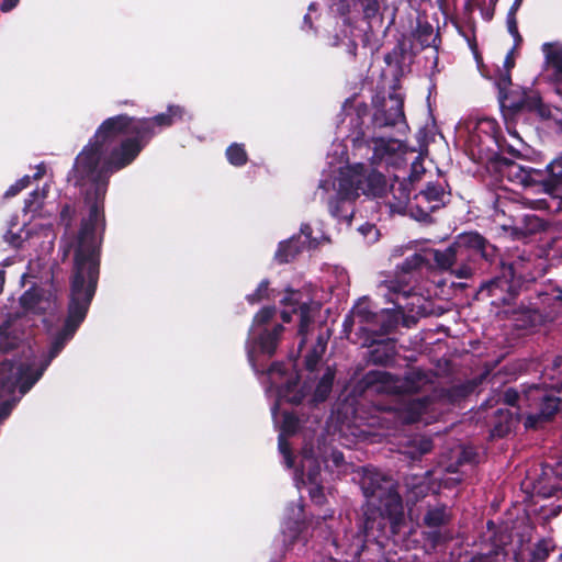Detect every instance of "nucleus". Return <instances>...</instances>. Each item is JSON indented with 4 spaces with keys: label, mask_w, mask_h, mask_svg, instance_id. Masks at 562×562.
<instances>
[{
    "label": "nucleus",
    "mask_w": 562,
    "mask_h": 562,
    "mask_svg": "<svg viewBox=\"0 0 562 562\" xmlns=\"http://www.w3.org/2000/svg\"><path fill=\"white\" fill-rule=\"evenodd\" d=\"M182 116V109L169 106L167 113L136 120L119 115L105 120L93 139L79 153L74 171L85 181L89 215L83 218L75 254L68 317L54 340H69L86 317L98 280L97 248L104 228L103 199L110 176L130 165L140 153L156 127L171 125Z\"/></svg>",
    "instance_id": "nucleus-1"
},
{
    "label": "nucleus",
    "mask_w": 562,
    "mask_h": 562,
    "mask_svg": "<svg viewBox=\"0 0 562 562\" xmlns=\"http://www.w3.org/2000/svg\"><path fill=\"white\" fill-rule=\"evenodd\" d=\"M337 171L338 175L331 181H322L319 188L327 193L330 190L335 192V196L328 201L329 212L334 217L350 224L353 213L351 201L359 192L372 196L382 195L386 190V180L382 173L369 170L362 164L339 166Z\"/></svg>",
    "instance_id": "nucleus-2"
},
{
    "label": "nucleus",
    "mask_w": 562,
    "mask_h": 562,
    "mask_svg": "<svg viewBox=\"0 0 562 562\" xmlns=\"http://www.w3.org/2000/svg\"><path fill=\"white\" fill-rule=\"evenodd\" d=\"M361 488L366 497L364 530L373 536V530H383L386 519L395 529L403 519V505L393 479L375 469H364Z\"/></svg>",
    "instance_id": "nucleus-3"
},
{
    "label": "nucleus",
    "mask_w": 562,
    "mask_h": 562,
    "mask_svg": "<svg viewBox=\"0 0 562 562\" xmlns=\"http://www.w3.org/2000/svg\"><path fill=\"white\" fill-rule=\"evenodd\" d=\"M414 374L405 379H395L389 373H379V379L386 384V391L400 394L395 400V406L391 407L389 414L398 419L402 424H411L425 420L424 415L428 412L430 403L427 398H413L411 395L401 394L416 391L419 385L413 384Z\"/></svg>",
    "instance_id": "nucleus-4"
},
{
    "label": "nucleus",
    "mask_w": 562,
    "mask_h": 562,
    "mask_svg": "<svg viewBox=\"0 0 562 562\" xmlns=\"http://www.w3.org/2000/svg\"><path fill=\"white\" fill-rule=\"evenodd\" d=\"M276 314L274 307H263L256 316L249 330L247 353L255 371L259 372L258 356L271 357L278 347L279 338L283 331L282 325H276L271 330L265 328Z\"/></svg>",
    "instance_id": "nucleus-5"
},
{
    "label": "nucleus",
    "mask_w": 562,
    "mask_h": 562,
    "mask_svg": "<svg viewBox=\"0 0 562 562\" xmlns=\"http://www.w3.org/2000/svg\"><path fill=\"white\" fill-rule=\"evenodd\" d=\"M345 324L358 325L360 330L368 334H384L394 326L395 321L392 319L389 308H383L379 313L373 312L370 301L362 297L355 304Z\"/></svg>",
    "instance_id": "nucleus-6"
},
{
    "label": "nucleus",
    "mask_w": 562,
    "mask_h": 562,
    "mask_svg": "<svg viewBox=\"0 0 562 562\" xmlns=\"http://www.w3.org/2000/svg\"><path fill=\"white\" fill-rule=\"evenodd\" d=\"M267 393L276 392L278 400L297 404L305 397L310 391V386L304 384L299 386L297 374L291 372L289 375L280 363L272 364L267 371Z\"/></svg>",
    "instance_id": "nucleus-7"
},
{
    "label": "nucleus",
    "mask_w": 562,
    "mask_h": 562,
    "mask_svg": "<svg viewBox=\"0 0 562 562\" xmlns=\"http://www.w3.org/2000/svg\"><path fill=\"white\" fill-rule=\"evenodd\" d=\"M485 239L477 233L460 235L457 240L441 252H434L441 260V269H449L459 261L470 259L474 254L483 252Z\"/></svg>",
    "instance_id": "nucleus-8"
},
{
    "label": "nucleus",
    "mask_w": 562,
    "mask_h": 562,
    "mask_svg": "<svg viewBox=\"0 0 562 562\" xmlns=\"http://www.w3.org/2000/svg\"><path fill=\"white\" fill-rule=\"evenodd\" d=\"M528 401L532 402L531 406L538 409V413L529 414L527 416L525 426L532 428L542 420L551 418L559 409L560 398L552 392H547L537 385H532L526 393Z\"/></svg>",
    "instance_id": "nucleus-9"
},
{
    "label": "nucleus",
    "mask_w": 562,
    "mask_h": 562,
    "mask_svg": "<svg viewBox=\"0 0 562 562\" xmlns=\"http://www.w3.org/2000/svg\"><path fill=\"white\" fill-rule=\"evenodd\" d=\"M381 288H384L387 292L385 296L387 301L393 303L395 310L398 313H424L422 301L423 296L412 291L407 284H402L395 280L385 281Z\"/></svg>",
    "instance_id": "nucleus-10"
},
{
    "label": "nucleus",
    "mask_w": 562,
    "mask_h": 562,
    "mask_svg": "<svg viewBox=\"0 0 562 562\" xmlns=\"http://www.w3.org/2000/svg\"><path fill=\"white\" fill-rule=\"evenodd\" d=\"M501 171L508 181L522 188H537V191L547 190V183L544 182L546 176L541 170L509 161L503 164Z\"/></svg>",
    "instance_id": "nucleus-11"
},
{
    "label": "nucleus",
    "mask_w": 562,
    "mask_h": 562,
    "mask_svg": "<svg viewBox=\"0 0 562 562\" xmlns=\"http://www.w3.org/2000/svg\"><path fill=\"white\" fill-rule=\"evenodd\" d=\"M355 147L358 150L362 149H372V164H376L379 161L385 160L390 162L392 157L396 155V153L401 149L402 144L392 138H372L370 142L364 140L363 138H355L353 139Z\"/></svg>",
    "instance_id": "nucleus-12"
},
{
    "label": "nucleus",
    "mask_w": 562,
    "mask_h": 562,
    "mask_svg": "<svg viewBox=\"0 0 562 562\" xmlns=\"http://www.w3.org/2000/svg\"><path fill=\"white\" fill-rule=\"evenodd\" d=\"M535 488L543 497H551L562 491V459L552 467H543Z\"/></svg>",
    "instance_id": "nucleus-13"
},
{
    "label": "nucleus",
    "mask_w": 562,
    "mask_h": 562,
    "mask_svg": "<svg viewBox=\"0 0 562 562\" xmlns=\"http://www.w3.org/2000/svg\"><path fill=\"white\" fill-rule=\"evenodd\" d=\"M20 301L25 312L35 314L53 312L56 306V296L52 292H45L41 289L26 291Z\"/></svg>",
    "instance_id": "nucleus-14"
},
{
    "label": "nucleus",
    "mask_w": 562,
    "mask_h": 562,
    "mask_svg": "<svg viewBox=\"0 0 562 562\" xmlns=\"http://www.w3.org/2000/svg\"><path fill=\"white\" fill-rule=\"evenodd\" d=\"M301 467L302 474L306 472L307 475V482L310 484L308 493L311 498L315 503L321 504L324 499V494L323 488L318 482V476L321 474V464L318 460L314 458L312 453L303 451Z\"/></svg>",
    "instance_id": "nucleus-15"
},
{
    "label": "nucleus",
    "mask_w": 562,
    "mask_h": 562,
    "mask_svg": "<svg viewBox=\"0 0 562 562\" xmlns=\"http://www.w3.org/2000/svg\"><path fill=\"white\" fill-rule=\"evenodd\" d=\"M282 303L285 306H291L292 312L300 313V327L299 334L303 336L300 347L305 342L304 336L307 334L308 326L312 323V307L307 303H301L299 300L297 292H290L283 300Z\"/></svg>",
    "instance_id": "nucleus-16"
},
{
    "label": "nucleus",
    "mask_w": 562,
    "mask_h": 562,
    "mask_svg": "<svg viewBox=\"0 0 562 562\" xmlns=\"http://www.w3.org/2000/svg\"><path fill=\"white\" fill-rule=\"evenodd\" d=\"M546 223L539 216L533 214H525L514 220L509 227L513 237L522 238L528 235L536 234L544 229Z\"/></svg>",
    "instance_id": "nucleus-17"
},
{
    "label": "nucleus",
    "mask_w": 562,
    "mask_h": 562,
    "mask_svg": "<svg viewBox=\"0 0 562 562\" xmlns=\"http://www.w3.org/2000/svg\"><path fill=\"white\" fill-rule=\"evenodd\" d=\"M353 9L358 7L362 10L366 18L370 19L374 16L379 11L378 0H351ZM331 10L340 15H346L351 12L349 0H334Z\"/></svg>",
    "instance_id": "nucleus-18"
},
{
    "label": "nucleus",
    "mask_w": 562,
    "mask_h": 562,
    "mask_svg": "<svg viewBox=\"0 0 562 562\" xmlns=\"http://www.w3.org/2000/svg\"><path fill=\"white\" fill-rule=\"evenodd\" d=\"M543 192L548 195V198L529 200L524 199L525 203L535 210H552L553 206L555 209L562 207V183L551 188L547 184V190Z\"/></svg>",
    "instance_id": "nucleus-19"
},
{
    "label": "nucleus",
    "mask_w": 562,
    "mask_h": 562,
    "mask_svg": "<svg viewBox=\"0 0 562 562\" xmlns=\"http://www.w3.org/2000/svg\"><path fill=\"white\" fill-rule=\"evenodd\" d=\"M299 425V420L292 414H283L282 425H281V434L279 436V450L284 458V463L288 468H292L293 458L290 453V448L288 442L285 441L284 436L293 434Z\"/></svg>",
    "instance_id": "nucleus-20"
},
{
    "label": "nucleus",
    "mask_w": 562,
    "mask_h": 562,
    "mask_svg": "<svg viewBox=\"0 0 562 562\" xmlns=\"http://www.w3.org/2000/svg\"><path fill=\"white\" fill-rule=\"evenodd\" d=\"M22 325L21 318H14L0 326V351H9L18 346L21 336L18 334Z\"/></svg>",
    "instance_id": "nucleus-21"
},
{
    "label": "nucleus",
    "mask_w": 562,
    "mask_h": 562,
    "mask_svg": "<svg viewBox=\"0 0 562 562\" xmlns=\"http://www.w3.org/2000/svg\"><path fill=\"white\" fill-rule=\"evenodd\" d=\"M434 252H441L440 250L427 248L423 249L419 252L413 254L411 257L406 258L403 265L401 266V270L404 273H409L415 269L422 267L423 265H428L431 260L436 262V266L441 269V260L434 255Z\"/></svg>",
    "instance_id": "nucleus-22"
},
{
    "label": "nucleus",
    "mask_w": 562,
    "mask_h": 562,
    "mask_svg": "<svg viewBox=\"0 0 562 562\" xmlns=\"http://www.w3.org/2000/svg\"><path fill=\"white\" fill-rule=\"evenodd\" d=\"M546 64L555 81L562 82V46L544 44Z\"/></svg>",
    "instance_id": "nucleus-23"
},
{
    "label": "nucleus",
    "mask_w": 562,
    "mask_h": 562,
    "mask_svg": "<svg viewBox=\"0 0 562 562\" xmlns=\"http://www.w3.org/2000/svg\"><path fill=\"white\" fill-rule=\"evenodd\" d=\"M443 189L439 184L430 183L426 187L425 190H423L418 199L425 200L430 203L429 211H435L439 207L442 198H443Z\"/></svg>",
    "instance_id": "nucleus-24"
},
{
    "label": "nucleus",
    "mask_w": 562,
    "mask_h": 562,
    "mask_svg": "<svg viewBox=\"0 0 562 562\" xmlns=\"http://www.w3.org/2000/svg\"><path fill=\"white\" fill-rule=\"evenodd\" d=\"M334 378H335L334 370L330 368H327L315 389V393H314L315 402H322L327 397V395L329 394V392L331 390Z\"/></svg>",
    "instance_id": "nucleus-25"
},
{
    "label": "nucleus",
    "mask_w": 562,
    "mask_h": 562,
    "mask_svg": "<svg viewBox=\"0 0 562 562\" xmlns=\"http://www.w3.org/2000/svg\"><path fill=\"white\" fill-rule=\"evenodd\" d=\"M299 251L300 248L297 246V240L295 238H291L290 240L280 244L276 258L280 262H289L296 256V254H299Z\"/></svg>",
    "instance_id": "nucleus-26"
},
{
    "label": "nucleus",
    "mask_w": 562,
    "mask_h": 562,
    "mask_svg": "<svg viewBox=\"0 0 562 562\" xmlns=\"http://www.w3.org/2000/svg\"><path fill=\"white\" fill-rule=\"evenodd\" d=\"M390 102L392 105L387 116L385 117V124L395 125L404 119L403 100L397 95H391Z\"/></svg>",
    "instance_id": "nucleus-27"
},
{
    "label": "nucleus",
    "mask_w": 562,
    "mask_h": 562,
    "mask_svg": "<svg viewBox=\"0 0 562 562\" xmlns=\"http://www.w3.org/2000/svg\"><path fill=\"white\" fill-rule=\"evenodd\" d=\"M449 519V514L445 506L430 508L425 516V524L429 527H438Z\"/></svg>",
    "instance_id": "nucleus-28"
},
{
    "label": "nucleus",
    "mask_w": 562,
    "mask_h": 562,
    "mask_svg": "<svg viewBox=\"0 0 562 562\" xmlns=\"http://www.w3.org/2000/svg\"><path fill=\"white\" fill-rule=\"evenodd\" d=\"M226 157L234 166H243L247 161V154L241 144H232L226 150Z\"/></svg>",
    "instance_id": "nucleus-29"
},
{
    "label": "nucleus",
    "mask_w": 562,
    "mask_h": 562,
    "mask_svg": "<svg viewBox=\"0 0 562 562\" xmlns=\"http://www.w3.org/2000/svg\"><path fill=\"white\" fill-rule=\"evenodd\" d=\"M525 106L537 112L540 116L544 117L549 115V110L542 104L541 99L538 95H531L525 101Z\"/></svg>",
    "instance_id": "nucleus-30"
},
{
    "label": "nucleus",
    "mask_w": 562,
    "mask_h": 562,
    "mask_svg": "<svg viewBox=\"0 0 562 562\" xmlns=\"http://www.w3.org/2000/svg\"><path fill=\"white\" fill-rule=\"evenodd\" d=\"M45 198V192L34 191L31 193L30 199L25 201L24 211L35 212L40 206V202Z\"/></svg>",
    "instance_id": "nucleus-31"
},
{
    "label": "nucleus",
    "mask_w": 562,
    "mask_h": 562,
    "mask_svg": "<svg viewBox=\"0 0 562 562\" xmlns=\"http://www.w3.org/2000/svg\"><path fill=\"white\" fill-rule=\"evenodd\" d=\"M402 187H403L402 184H400V187H398L401 194L397 198V202L391 203V205H390L391 211H393V212H398V213L403 212L409 201V193Z\"/></svg>",
    "instance_id": "nucleus-32"
},
{
    "label": "nucleus",
    "mask_w": 562,
    "mask_h": 562,
    "mask_svg": "<svg viewBox=\"0 0 562 562\" xmlns=\"http://www.w3.org/2000/svg\"><path fill=\"white\" fill-rule=\"evenodd\" d=\"M301 235L304 236V244H306L308 247L316 246L322 238H324L323 235L321 236H312V228L308 224H303L301 226Z\"/></svg>",
    "instance_id": "nucleus-33"
},
{
    "label": "nucleus",
    "mask_w": 562,
    "mask_h": 562,
    "mask_svg": "<svg viewBox=\"0 0 562 562\" xmlns=\"http://www.w3.org/2000/svg\"><path fill=\"white\" fill-rule=\"evenodd\" d=\"M30 176H24L23 178H21L20 180H18L14 184H12L5 192V196L7 198H10V196H14L16 195L20 191H22L23 189L27 188L29 184H30Z\"/></svg>",
    "instance_id": "nucleus-34"
},
{
    "label": "nucleus",
    "mask_w": 562,
    "mask_h": 562,
    "mask_svg": "<svg viewBox=\"0 0 562 562\" xmlns=\"http://www.w3.org/2000/svg\"><path fill=\"white\" fill-rule=\"evenodd\" d=\"M30 231L25 228H21L19 234H15L12 228L7 233L8 240L14 246L20 247L22 241L29 237Z\"/></svg>",
    "instance_id": "nucleus-35"
},
{
    "label": "nucleus",
    "mask_w": 562,
    "mask_h": 562,
    "mask_svg": "<svg viewBox=\"0 0 562 562\" xmlns=\"http://www.w3.org/2000/svg\"><path fill=\"white\" fill-rule=\"evenodd\" d=\"M520 1L521 0H516L514 7L512 8V10H510V12L508 13V16H507V27H508V31H509V33L515 38L518 37V29H517V23H516V20H515V11L517 10V7L520 4Z\"/></svg>",
    "instance_id": "nucleus-36"
},
{
    "label": "nucleus",
    "mask_w": 562,
    "mask_h": 562,
    "mask_svg": "<svg viewBox=\"0 0 562 562\" xmlns=\"http://www.w3.org/2000/svg\"><path fill=\"white\" fill-rule=\"evenodd\" d=\"M547 168L549 173L562 183V156L551 161Z\"/></svg>",
    "instance_id": "nucleus-37"
},
{
    "label": "nucleus",
    "mask_w": 562,
    "mask_h": 562,
    "mask_svg": "<svg viewBox=\"0 0 562 562\" xmlns=\"http://www.w3.org/2000/svg\"><path fill=\"white\" fill-rule=\"evenodd\" d=\"M448 270L451 271L452 274H454L459 279H468L472 274V268L467 265L462 263L459 268L453 269V265Z\"/></svg>",
    "instance_id": "nucleus-38"
},
{
    "label": "nucleus",
    "mask_w": 562,
    "mask_h": 562,
    "mask_svg": "<svg viewBox=\"0 0 562 562\" xmlns=\"http://www.w3.org/2000/svg\"><path fill=\"white\" fill-rule=\"evenodd\" d=\"M513 424H514V418L510 415L506 414L505 424L497 425L494 429V432L497 436H504L505 434H507L510 430Z\"/></svg>",
    "instance_id": "nucleus-39"
},
{
    "label": "nucleus",
    "mask_w": 562,
    "mask_h": 562,
    "mask_svg": "<svg viewBox=\"0 0 562 562\" xmlns=\"http://www.w3.org/2000/svg\"><path fill=\"white\" fill-rule=\"evenodd\" d=\"M267 290H268V282H267V281H262V282L259 284V286H258V289L256 290V292H255L254 294H251V295H249V296H248V301H249L250 303H255V302L260 301V300L263 297V295H265V293H266V291H267Z\"/></svg>",
    "instance_id": "nucleus-40"
},
{
    "label": "nucleus",
    "mask_w": 562,
    "mask_h": 562,
    "mask_svg": "<svg viewBox=\"0 0 562 562\" xmlns=\"http://www.w3.org/2000/svg\"><path fill=\"white\" fill-rule=\"evenodd\" d=\"M359 232L363 236L369 237L371 241L376 239V229L371 224H364V225L360 226L359 227Z\"/></svg>",
    "instance_id": "nucleus-41"
},
{
    "label": "nucleus",
    "mask_w": 562,
    "mask_h": 562,
    "mask_svg": "<svg viewBox=\"0 0 562 562\" xmlns=\"http://www.w3.org/2000/svg\"><path fill=\"white\" fill-rule=\"evenodd\" d=\"M324 351V346H322L321 352L314 351L311 355L306 357V367L308 370H313L315 366L317 364L321 353Z\"/></svg>",
    "instance_id": "nucleus-42"
},
{
    "label": "nucleus",
    "mask_w": 562,
    "mask_h": 562,
    "mask_svg": "<svg viewBox=\"0 0 562 562\" xmlns=\"http://www.w3.org/2000/svg\"><path fill=\"white\" fill-rule=\"evenodd\" d=\"M519 396L515 390H507L504 394V401L506 404L514 406L518 401Z\"/></svg>",
    "instance_id": "nucleus-43"
},
{
    "label": "nucleus",
    "mask_w": 562,
    "mask_h": 562,
    "mask_svg": "<svg viewBox=\"0 0 562 562\" xmlns=\"http://www.w3.org/2000/svg\"><path fill=\"white\" fill-rule=\"evenodd\" d=\"M288 531H289L290 537L294 539L299 531L297 522L296 521H286L285 529L283 530V533L286 536Z\"/></svg>",
    "instance_id": "nucleus-44"
},
{
    "label": "nucleus",
    "mask_w": 562,
    "mask_h": 562,
    "mask_svg": "<svg viewBox=\"0 0 562 562\" xmlns=\"http://www.w3.org/2000/svg\"><path fill=\"white\" fill-rule=\"evenodd\" d=\"M506 284H507V281H505L504 279H497L491 283L490 291L492 294H495L496 289H498V288L503 289Z\"/></svg>",
    "instance_id": "nucleus-45"
},
{
    "label": "nucleus",
    "mask_w": 562,
    "mask_h": 562,
    "mask_svg": "<svg viewBox=\"0 0 562 562\" xmlns=\"http://www.w3.org/2000/svg\"><path fill=\"white\" fill-rule=\"evenodd\" d=\"M20 0H3L2 4H1V10L3 12H8L10 10H12L19 2Z\"/></svg>",
    "instance_id": "nucleus-46"
},
{
    "label": "nucleus",
    "mask_w": 562,
    "mask_h": 562,
    "mask_svg": "<svg viewBox=\"0 0 562 562\" xmlns=\"http://www.w3.org/2000/svg\"><path fill=\"white\" fill-rule=\"evenodd\" d=\"M335 147V154H339L340 157H339V164H342L345 161V156H346V151H345V148L344 146H341L340 144H337V145H334Z\"/></svg>",
    "instance_id": "nucleus-47"
},
{
    "label": "nucleus",
    "mask_w": 562,
    "mask_h": 562,
    "mask_svg": "<svg viewBox=\"0 0 562 562\" xmlns=\"http://www.w3.org/2000/svg\"><path fill=\"white\" fill-rule=\"evenodd\" d=\"M74 214V210L70 206H65L61 211V221L66 222V220L71 217Z\"/></svg>",
    "instance_id": "nucleus-48"
},
{
    "label": "nucleus",
    "mask_w": 562,
    "mask_h": 562,
    "mask_svg": "<svg viewBox=\"0 0 562 562\" xmlns=\"http://www.w3.org/2000/svg\"><path fill=\"white\" fill-rule=\"evenodd\" d=\"M504 65H505V67L507 68V71H508L512 67H514V59H513V57H512V55H510V54H508V55L506 56V59H505V61H504Z\"/></svg>",
    "instance_id": "nucleus-49"
},
{
    "label": "nucleus",
    "mask_w": 562,
    "mask_h": 562,
    "mask_svg": "<svg viewBox=\"0 0 562 562\" xmlns=\"http://www.w3.org/2000/svg\"><path fill=\"white\" fill-rule=\"evenodd\" d=\"M291 512H292V515H293L294 517L299 518V517L301 516V514H302V507H301V505H300V504H297V505L293 506V507L291 508Z\"/></svg>",
    "instance_id": "nucleus-50"
},
{
    "label": "nucleus",
    "mask_w": 562,
    "mask_h": 562,
    "mask_svg": "<svg viewBox=\"0 0 562 562\" xmlns=\"http://www.w3.org/2000/svg\"><path fill=\"white\" fill-rule=\"evenodd\" d=\"M44 172H45V168H44V166H38V167H37V171H36V173L34 175V177H33V178H34V179H40V178H42V177H43Z\"/></svg>",
    "instance_id": "nucleus-51"
},
{
    "label": "nucleus",
    "mask_w": 562,
    "mask_h": 562,
    "mask_svg": "<svg viewBox=\"0 0 562 562\" xmlns=\"http://www.w3.org/2000/svg\"><path fill=\"white\" fill-rule=\"evenodd\" d=\"M281 317L283 322L289 323L291 321V313L286 310L282 311Z\"/></svg>",
    "instance_id": "nucleus-52"
},
{
    "label": "nucleus",
    "mask_w": 562,
    "mask_h": 562,
    "mask_svg": "<svg viewBox=\"0 0 562 562\" xmlns=\"http://www.w3.org/2000/svg\"><path fill=\"white\" fill-rule=\"evenodd\" d=\"M277 411H278V403L273 405V407L271 408V412H272V417L273 419L277 422L278 420V414H277Z\"/></svg>",
    "instance_id": "nucleus-53"
},
{
    "label": "nucleus",
    "mask_w": 562,
    "mask_h": 562,
    "mask_svg": "<svg viewBox=\"0 0 562 562\" xmlns=\"http://www.w3.org/2000/svg\"><path fill=\"white\" fill-rule=\"evenodd\" d=\"M4 284V271L0 270V292L2 291Z\"/></svg>",
    "instance_id": "nucleus-54"
},
{
    "label": "nucleus",
    "mask_w": 562,
    "mask_h": 562,
    "mask_svg": "<svg viewBox=\"0 0 562 562\" xmlns=\"http://www.w3.org/2000/svg\"><path fill=\"white\" fill-rule=\"evenodd\" d=\"M403 255V247H400V248H395L393 250V256L396 257V256H402Z\"/></svg>",
    "instance_id": "nucleus-55"
},
{
    "label": "nucleus",
    "mask_w": 562,
    "mask_h": 562,
    "mask_svg": "<svg viewBox=\"0 0 562 562\" xmlns=\"http://www.w3.org/2000/svg\"><path fill=\"white\" fill-rule=\"evenodd\" d=\"M502 82L504 85H509L510 83V77H509L508 74L502 78Z\"/></svg>",
    "instance_id": "nucleus-56"
},
{
    "label": "nucleus",
    "mask_w": 562,
    "mask_h": 562,
    "mask_svg": "<svg viewBox=\"0 0 562 562\" xmlns=\"http://www.w3.org/2000/svg\"><path fill=\"white\" fill-rule=\"evenodd\" d=\"M477 562H494L490 557H482L477 560Z\"/></svg>",
    "instance_id": "nucleus-57"
},
{
    "label": "nucleus",
    "mask_w": 562,
    "mask_h": 562,
    "mask_svg": "<svg viewBox=\"0 0 562 562\" xmlns=\"http://www.w3.org/2000/svg\"><path fill=\"white\" fill-rule=\"evenodd\" d=\"M429 450L428 442L425 443V447L423 448V452H427Z\"/></svg>",
    "instance_id": "nucleus-58"
},
{
    "label": "nucleus",
    "mask_w": 562,
    "mask_h": 562,
    "mask_svg": "<svg viewBox=\"0 0 562 562\" xmlns=\"http://www.w3.org/2000/svg\"><path fill=\"white\" fill-rule=\"evenodd\" d=\"M304 22H305V23H310V18H308V15H307V14L304 16Z\"/></svg>",
    "instance_id": "nucleus-59"
},
{
    "label": "nucleus",
    "mask_w": 562,
    "mask_h": 562,
    "mask_svg": "<svg viewBox=\"0 0 562 562\" xmlns=\"http://www.w3.org/2000/svg\"><path fill=\"white\" fill-rule=\"evenodd\" d=\"M340 458H341V454H339V456H336V454H335V461H336V462H338V461L340 460Z\"/></svg>",
    "instance_id": "nucleus-60"
},
{
    "label": "nucleus",
    "mask_w": 562,
    "mask_h": 562,
    "mask_svg": "<svg viewBox=\"0 0 562 562\" xmlns=\"http://www.w3.org/2000/svg\"><path fill=\"white\" fill-rule=\"evenodd\" d=\"M314 9H315L314 3L310 4L308 10L312 11Z\"/></svg>",
    "instance_id": "nucleus-61"
},
{
    "label": "nucleus",
    "mask_w": 562,
    "mask_h": 562,
    "mask_svg": "<svg viewBox=\"0 0 562 562\" xmlns=\"http://www.w3.org/2000/svg\"><path fill=\"white\" fill-rule=\"evenodd\" d=\"M557 299L562 301V295H558Z\"/></svg>",
    "instance_id": "nucleus-62"
}]
</instances>
